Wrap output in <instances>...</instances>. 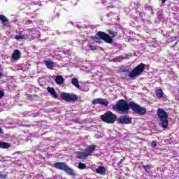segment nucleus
I'll use <instances>...</instances> for the list:
<instances>
[{"label":"nucleus","mask_w":179,"mask_h":179,"mask_svg":"<svg viewBox=\"0 0 179 179\" xmlns=\"http://www.w3.org/2000/svg\"><path fill=\"white\" fill-rule=\"evenodd\" d=\"M20 51L19 50H15L13 53L12 58L14 61H17L20 59Z\"/></svg>","instance_id":"11"},{"label":"nucleus","mask_w":179,"mask_h":179,"mask_svg":"<svg viewBox=\"0 0 179 179\" xmlns=\"http://www.w3.org/2000/svg\"><path fill=\"white\" fill-rule=\"evenodd\" d=\"M122 162H123V160L121 159V160L120 161V162L118 163V164H121L122 163Z\"/></svg>","instance_id":"32"},{"label":"nucleus","mask_w":179,"mask_h":179,"mask_svg":"<svg viewBox=\"0 0 179 179\" xmlns=\"http://www.w3.org/2000/svg\"><path fill=\"white\" fill-rule=\"evenodd\" d=\"M3 74H2V73L0 71V79L1 78H3Z\"/></svg>","instance_id":"31"},{"label":"nucleus","mask_w":179,"mask_h":179,"mask_svg":"<svg viewBox=\"0 0 179 179\" xmlns=\"http://www.w3.org/2000/svg\"><path fill=\"white\" fill-rule=\"evenodd\" d=\"M146 65L143 63H141L138 64L137 66H136L128 74L126 71H123L121 73V78L123 79H125L127 76L129 78H136V76H138V75H141L145 71Z\"/></svg>","instance_id":"3"},{"label":"nucleus","mask_w":179,"mask_h":179,"mask_svg":"<svg viewBox=\"0 0 179 179\" xmlns=\"http://www.w3.org/2000/svg\"><path fill=\"white\" fill-rule=\"evenodd\" d=\"M0 106H1V103H0Z\"/></svg>","instance_id":"35"},{"label":"nucleus","mask_w":179,"mask_h":179,"mask_svg":"<svg viewBox=\"0 0 179 179\" xmlns=\"http://www.w3.org/2000/svg\"><path fill=\"white\" fill-rule=\"evenodd\" d=\"M129 108H131L135 114H138L139 115H145L147 113L146 108L142 107L134 101H129L128 103L124 99L117 101L116 110L119 114L127 115V114H129Z\"/></svg>","instance_id":"1"},{"label":"nucleus","mask_w":179,"mask_h":179,"mask_svg":"<svg viewBox=\"0 0 179 179\" xmlns=\"http://www.w3.org/2000/svg\"><path fill=\"white\" fill-rule=\"evenodd\" d=\"M44 64L48 69H54V62H51L50 60H45Z\"/></svg>","instance_id":"14"},{"label":"nucleus","mask_w":179,"mask_h":179,"mask_svg":"<svg viewBox=\"0 0 179 179\" xmlns=\"http://www.w3.org/2000/svg\"><path fill=\"white\" fill-rule=\"evenodd\" d=\"M92 103L94 104V106H96V104H100L101 106H105V107H107L108 106V101H107V99L97 98L94 99L92 101Z\"/></svg>","instance_id":"9"},{"label":"nucleus","mask_w":179,"mask_h":179,"mask_svg":"<svg viewBox=\"0 0 179 179\" xmlns=\"http://www.w3.org/2000/svg\"><path fill=\"white\" fill-rule=\"evenodd\" d=\"M152 146H154V147L157 146V144L156 143V141H153L152 143Z\"/></svg>","instance_id":"29"},{"label":"nucleus","mask_w":179,"mask_h":179,"mask_svg":"<svg viewBox=\"0 0 179 179\" xmlns=\"http://www.w3.org/2000/svg\"><path fill=\"white\" fill-rule=\"evenodd\" d=\"M78 168L80 169V170H85L86 169V164L80 162V163H78Z\"/></svg>","instance_id":"22"},{"label":"nucleus","mask_w":179,"mask_h":179,"mask_svg":"<svg viewBox=\"0 0 179 179\" xmlns=\"http://www.w3.org/2000/svg\"><path fill=\"white\" fill-rule=\"evenodd\" d=\"M117 124H122V125H128L132 124V118L127 115L120 116L117 120Z\"/></svg>","instance_id":"8"},{"label":"nucleus","mask_w":179,"mask_h":179,"mask_svg":"<svg viewBox=\"0 0 179 179\" xmlns=\"http://www.w3.org/2000/svg\"><path fill=\"white\" fill-rule=\"evenodd\" d=\"M143 169L145 171H148V170H150V169H153V166H152V165H143Z\"/></svg>","instance_id":"23"},{"label":"nucleus","mask_w":179,"mask_h":179,"mask_svg":"<svg viewBox=\"0 0 179 179\" xmlns=\"http://www.w3.org/2000/svg\"><path fill=\"white\" fill-rule=\"evenodd\" d=\"M0 134H3V129L0 127Z\"/></svg>","instance_id":"30"},{"label":"nucleus","mask_w":179,"mask_h":179,"mask_svg":"<svg viewBox=\"0 0 179 179\" xmlns=\"http://www.w3.org/2000/svg\"><path fill=\"white\" fill-rule=\"evenodd\" d=\"M21 36H22L23 40H29V37H30V32H27L24 34L21 33Z\"/></svg>","instance_id":"21"},{"label":"nucleus","mask_w":179,"mask_h":179,"mask_svg":"<svg viewBox=\"0 0 179 179\" xmlns=\"http://www.w3.org/2000/svg\"><path fill=\"white\" fill-rule=\"evenodd\" d=\"M107 33L99 31L96 33V36L97 37H99L101 40H103L105 41V43H107V44H113V37H118V32L111 29H108Z\"/></svg>","instance_id":"2"},{"label":"nucleus","mask_w":179,"mask_h":179,"mask_svg":"<svg viewBox=\"0 0 179 179\" xmlns=\"http://www.w3.org/2000/svg\"><path fill=\"white\" fill-rule=\"evenodd\" d=\"M61 1H66V0H61Z\"/></svg>","instance_id":"34"},{"label":"nucleus","mask_w":179,"mask_h":179,"mask_svg":"<svg viewBox=\"0 0 179 179\" xmlns=\"http://www.w3.org/2000/svg\"><path fill=\"white\" fill-rule=\"evenodd\" d=\"M155 94L157 97V99H163L164 97V93L163 92V90L162 88H159L155 92Z\"/></svg>","instance_id":"17"},{"label":"nucleus","mask_w":179,"mask_h":179,"mask_svg":"<svg viewBox=\"0 0 179 179\" xmlns=\"http://www.w3.org/2000/svg\"><path fill=\"white\" fill-rule=\"evenodd\" d=\"M100 118L103 122L106 124H114L117 121V115L114 114L111 111H108L103 115L100 116Z\"/></svg>","instance_id":"6"},{"label":"nucleus","mask_w":179,"mask_h":179,"mask_svg":"<svg viewBox=\"0 0 179 179\" xmlns=\"http://www.w3.org/2000/svg\"><path fill=\"white\" fill-rule=\"evenodd\" d=\"M88 47L91 51H96V50H97V47L92 45H88Z\"/></svg>","instance_id":"26"},{"label":"nucleus","mask_w":179,"mask_h":179,"mask_svg":"<svg viewBox=\"0 0 179 179\" xmlns=\"http://www.w3.org/2000/svg\"><path fill=\"white\" fill-rule=\"evenodd\" d=\"M92 40L94 43H99L100 44V40H101V38H100V37L94 36L92 38Z\"/></svg>","instance_id":"25"},{"label":"nucleus","mask_w":179,"mask_h":179,"mask_svg":"<svg viewBox=\"0 0 179 179\" xmlns=\"http://www.w3.org/2000/svg\"><path fill=\"white\" fill-rule=\"evenodd\" d=\"M55 80L57 85H62L64 83V77L62 76H57Z\"/></svg>","instance_id":"18"},{"label":"nucleus","mask_w":179,"mask_h":179,"mask_svg":"<svg viewBox=\"0 0 179 179\" xmlns=\"http://www.w3.org/2000/svg\"><path fill=\"white\" fill-rule=\"evenodd\" d=\"M0 20L1 22H2L3 23V26L4 27H7L8 26V22H9V20L8 19V17H6V16L0 14Z\"/></svg>","instance_id":"12"},{"label":"nucleus","mask_w":179,"mask_h":179,"mask_svg":"<svg viewBox=\"0 0 179 179\" xmlns=\"http://www.w3.org/2000/svg\"><path fill=\"white\" fill-rule=\"evenodd\" d=\"M61 98L62 99V100L68 102L72 101L73 103H75V101H78V96L76 94H71L66 92L62 93Z\"/></svg>","instance_id":"7"},{"label":"nucleus","mask_w":179,"mask_h":179,"mask_svg":"<svg viewBox=\"0 0 179 179\" xmlns=\"http://www.w3.org/2000/svg\"><path fill=\"white\" fill-rule=\"evenodd\" d=\"M12 145L9 143L0 141V148L1 149H9Z\"/></svg>","instance_id":"16"},{"label":"nucleus","mask_w":179,"mask_h":179,"mask_svg":"<svg viewBox=\"0 0 179 179\" xmlns=\"http://www.w3.org/2000/svg\"><path fill=\"white\" fill-rule=\"evenodd\" d=\"M15 40H23V37L22 36V31L19 32V35L15 36Z\"/></svg>","instance_id":"24"},{"label":"nucleus","mask_w":179,"mask_h":179,"mask_svg":"<svg viewBox=\"0 0 179 179\" xmlns=\"http://www.w3.org/2000/svg\"><path fill=\"white\" fill-rule=\"evenodd\" d=\"M67 166L68 165H66L65 162H56L54 164V167L55 169H57L58 170H63L64 171H65Z\"/></svg>","instance_id":"10"},{"label":"nucleus","mask_w":179,"mask_h":179,"mask_svg":"<svg viewBox=\"0 0 179 179\" xmlns=\"http://www.w3.org/2000/svg\"><path fill=\"white\" fill-rule=\"evenodd\" d=\"M97 145L92 144L85 148V152H77V159H85L87 158V156H92L93 152L96 150Z\"/></svg>","instance_id":"5"},{"label":"nucleus","mask_w":179,"mask_h":179,"mask_svg":"<svg viewBox=\"0 0 179 179\" xmlns=\"http://www.w3.org/2000/svg\"><path fill=\"white\" fill-rule=\"evenodd\" d=\"M48 93L52 94V96L55 97V99H58V94H57V92H55V89H54V87H48Z\"/></svg>","instance_id":"13"},{"label":"nucleus","mask_w":179,"mask_h":179,"mask_svg":"<svg viewBox=\"0 0 179 179\" xmlns=\"http://www.w3.org/2000/svg\"><path fill=\"white\" fill-rule=\"evenodd\" d=\"M0 178H4V179L8 178V173L2 174L1 173H0Z\"/></svg>","instance_id":"27"},{"label":"nucleus","mask_w":179,"mask_h":179,"mask_svg":"<svg viewBox=\"0 0 179 179\" xmlns=\"http://www.w3.org/2000/svg\"><path fill=\"white\" fill-rule=\"evenodd\" d=\"M167 0H162V3H166V1Z\"/></svg>","instance_id":"33"},{"label":"nucleus","mask_w":179,"mask_h":179,"mask_svg":"<svg viewBox=\"0 0 179 179\" xmlns=\"http://www.w3.org/2000/svg\"><path fill=\"white\" fill-rule=\"evenodd\" d=\"M5 96V92L0 90V99H2Z\"/></svg>","instance_id":"28"},{"label":"nucleus","mask_w":179,"mask_h":179,"mask_svg":"<svg viewBox=\"0 0 179 179\" xmlns=\"http://www.w3.org/2000/svg\"><path fill=\"white\" fill-rule=\"evenodd\" d=\"M157 115L158 119L161 121L162 128H164V129L169 128V114H167V112L162 108H158Z\"/></svg>","instance_id":"4"},{"label":"nucleus","mask_w":179,"mask_h":179,"mask_svg":"<svg viewBox=\"0 0 179 179\" xmlns=\"http://www.w3.org/2000/svg\"><path fill=\"white\" fill-rule=\"evenodd\" d=\"M97 174H106V168L104 166H99L96 169Z\"/></svg>","instance_id":"20"},{"label":"nucleus","mask_w":179,"mask_h":179,"mask_svg":"<svg viewBox=\"0 0 179 179\" xmlns=\"http://www.w3.org/2000/svg\"><path fill=\"white\" fill-rule=\"evenodd\" d=\"M71 83L72 85H73V86L77 87V89H80V85H79V80H78V78H72Z\"/></svg>","instance_id":"19"},{"label":"nucleus","mask_w":179,"mask_h":179,"mask_svg":"<svg viewBox=\"0 0 179 179\" xmlns=\"http://www.w3.org/2000/svg\"><path fill=\"white\" fill-rule=\"evenodd\" d=\"M64 171L66 173H67V174L69 176H76V173L75 172V170L72 169L71 167L69 166H66V169L64 170Z\"/></svg>","instance_id":"15"}]
</instances>
